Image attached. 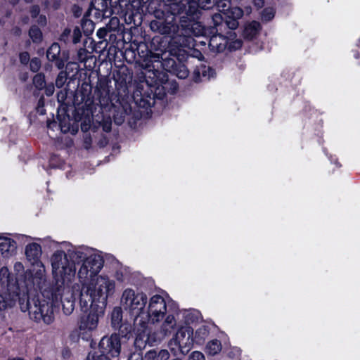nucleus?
<instances>
[{"label": "nucleus", "mask_w": 360, "mask_h": 360, "mask_svg": "<svg viewBox=\"0 0 360 360\" xmlns=\"http://www.w3.org/2000/svg\"><path fill=\"white\" fill-rule=\"evenodd\" d=\"M188 360H205V359L202 352L194 351L190 354Z\"/></svg>", "instance_id": "34"}, {"label": "nucleus", "mask_w": 360, "mask_h": 360, "mask_svg": "<svg viewBox=\"0 0 360 360\" xmlns=\"http://www.w3.org/2000/svg\"><path fill=\"white\" fill-rule=\"evenodd\" d=\"M150 27L153 32L161 34L170 35L172 39L173 37H175L179 30V26L175 22L174 16H170L165 20H152L150 23Z\"/></svg>", "instance_id": "9"}, {"label": "nucleus", "mask_w": 360, "mask_h": 360, "mask_svg": "<svg viewBox=\"0 0 360 360\" xmlns=\"http://www.w3.org/2000/svg\"><path fill=\"white\" fill-rule=\"evenodd\" d=\"M160 58L162 59V57L160 56L159 53H150V60L151 61H159Z\"/></svg>", "instance_id": "45"}, {"label": "nucleus", "mask_w": 360, "mask_h": 360, "mask_svg": "<svg viewBox=\"0 0 360 360\" xmlns=\"http://www.w3.org/2000/svg\"><path fill=\"white\" fill-rule=\"evenodd\" d=\"M66 81L65 74L63 72H60L56 80V85L57 87L60 88L63 86Z\"/></svg>", "instance_id": "33"}, {"label": "nucleus", "mask_w": 360, "mask_h": 360, "mask_svg": "<svg viewBox=\"0 0 360 360\" xmlns=\"http://www.w3.org/2000/svg\"><path fill=\"white\" fill-rule=\"evenodd\" d=\"M207 335V328L205 326L200 327L196 330L194 337H193L194 342L199 345L202 344Z\"/></svg>", "instance_id": "21"}, {"label": "nucleus", "mask_w": 360, "mask_h": 360, "mask_svg": "<svg viewBox=\"0 0 360 360\" xmlns=\"http://www.w3.org/2000/svg\"><path fill=\"white\" fill-rule=\"evenodd\" d=\"M32 17H36L39 13V8L37 6H34L32 9Z\"/></svg>", "instance_id": "46"}, {"label": "nucleus", "mask_w": 360, "mask_h": 360, "mask_svg": "<svg viewBox=\"0 0 360 360\" xmlns=\"http://www.w3.org/2000/svg\"><path fill=\"white\" fill-rule=\"evenodd\" d=\"M275 15V11L273 8H266L262 13V19L264 21L272 20Z\"/></svg>", "instance_id": "28"}, {"label": "nucleus", "mask_w": 360, "mask_h": 360, "mask_svg": "<svg viewBox=\"0 0 360 360\" xmlns=\"http://www.w3.org/2000/svg\"><path fill=\"white\" fill-rule=\"evenodd\" d=\"M173 72L176 75V77L180 79H185L188 75V70L187 68L182 64L176 65L173 69Z\"/></svg>", "instance_id": "23"}, {"label": "nucleus", "mask_w": 360, "mask_h": 360, "mask_svg": "<svg viewBox=\"0 0 360 360\" xmlns=\"http://www.w3.org/2000/svg\"><path fill=\"white\" fill-rule=\"evenodd\" d=\"M9 271L7 267H2L0 269V281L5 284L6 283L9 286Z\"/></svg>", "instance_id": "27"}, {"label": "nucleus", "mask_w": 360, "mask_h": 360, "mask_svg": "<svg viewBox=\"0 0 360 360\" xmlns=\"http://www.w3.org/2000/svg\"><path fill=\"white\" fill-rule=\"evenodd\" d=\"M95 262L89 269L86 266L82 267L79 272V284L73 285L74 292H79V305L83 312L77 323L78 335L85 340H89L96 332L107 300L115 292V281L106 274H101L93 283V277L101 266L100 263Z\"/></svg>", "instance_id": "1"}, {"label": "nucleus", "mask_w": 360, "mask_h": 360, "mask_svg": "<svg viewBox=\"0 0 360 360\" xmlns=\"http://www.w3.org/2000/svg\"><path fill=\"white\" fill-rule=\"evenodd\" d=\"M195 75L200 76L202 75V77L205 79H209L210 78L214 77V71L210 67H207L205 65H202L200 68H197L195 72Z\"/></svg>", "instance_id": "22"}, {"label": "nucleus", "mask_w": 360, "mask_h": 360, "mask_svg": "<svg viewBox=\"0 0 360 360\" xmlns=\"http://www.w3.org/2000/svg\"><path fill=\"white\" fill-rule=\"evenodd\" d=\"M86 360H110L105 354H98L95 352H91L89 353Z\"/></svg>", "instance_id": "29"}, {"label": "nucleus", "mask_w": 360, "mask_h": 360, "mask_svg": "<svg viewBox=\"0 0 360 360\" xmlns=\"http://www.w3.org/2000/svg\"><path fill=\"white\" fill-rule=\"evenodd\" d=\"M97 261L100 263L99 270L93 277V283L96 282L103 266V259L101 255L95 250L89 248H80L68 250L65 253L63 250H57L51 257V273L56 286L51 290L53 300L56 302L61 301L63 311L65 315H70L75 309V298L72 295H69V289L67 288L72 282L76 274L75 263H80L77 271L79 272L82 266L89 268Z\"/></svg>", "instance_id": "2"}, {"label": "nucleus", "mask_w": 360, "mask_h": 360, "mask_svg": "<svg viewBox=\"0 0 360 360\" xmlns=\"http://www.w3.org/2000/svg\"><path fill=\"white\" fill-rule=\"evenodd\" d=\"M190 32L195 36H200L204 34L205 30L199 22H194L191 25V30Z\"/></svg>", "instance_id": "26"}, {"label": "nucleus", "mask_w": 360, "mask_h": 360, "mask_svg": "<svg viewBox=\"0 0 360 360\" xmlns=\"http://www.w3.org/2000/svg\"><path fill=\"white\" fill-rule=\"evenodd\" d=\"M51 299L52 295L51 294ZM52 300V302L39 297H29L27 300L20 299V307L22 311H28L30 318L37 323L43 322L46 324L51 323L54 320L53 302L58 303Z\"/></svg>", "instance_id": "3"}, {"label": "nucleus", "mask_w": 360, "mask_h": 360, "mask_svg": "<svg viewBox=\"0 0 360 360\" xmlns=\"http://www.w3.org/2000/svg\"><path fill=\"white\" fill-rule=\"evenodd\" d=\"M18 298V293L10 289L0 292V311L13 307Z\"/></svg>", "instance_id": "16"}, {"label": "nucleus", "mask_w": 360, "mask_h": 360, "mask_svg": "<svg viewBox=\"0 0 360 360\" xmlns=\"http://www.w3.org/2000/svg\"><path fill=\"white\" fill-rule=\"evenodd\" d=\"M193 335V330L191 327L186 326L179 328L169 342L171 351L174 354H176L178 352L186 354L194 342Z\"/></svg>", "instance_id": "6"}, {"label": "nucleus", "mask_w": 360, "mask_h": 360, "mask_svg": "<svg viewBox=\"0 0 360 360\" xmlns=\"http://www.w3.org/2000/svg\"><path fill=\"white\" fill-rule=\"evenodd\" d=\"M60 47L58 44L53 43L48 49L46 56L49 60L56 61V65L58 69L64 68L65 62L68 60V55L63 53L62 56H60Z\"/></svg>", "instance_id": "12"}, {"label": "nucleus", "mask_w": 360, "mask_h": 360, "mask_svg": "<svg viewBox=\"0 0 360 360\" xmlns=\"http://www.w3.org/2000/svg\"><path fill=\"white\" fill-rule=\"evenodd\" d=\"M11 360H23V359H20V358H17V359H11Z\"/></svg>", "instance_id": "55"}, {"label": "nucleus", "mask_w": 360, "mask_h": 360, "mask_svg": "<svg viewBox=\"0 0 360 360\" xmlns=\"http://www.w3.org/2000/svg\"><path fill=\"white\" fill-rule=\"evenodd\" d=\"M147 295L141 291L132 288H126L121 296V304L131 315L136 316L134 323L140 326L142 330L146 328V321L142 319L145 315V307L147 303Z\"/></svg>", "instance_id": "4"}, {"label": "nucleus", "mask_w": 360, "mask_h": 360, "mask_svg": "<svg viewBox=\"0 0 360 360\" xmlns=\"http://www.w3.org/2000/svg\"><path fill=\"white\" fill-rule=\"evenodd\" d=\"M45 94L47 96H52L54 93V86L53 84H49L48 86L45 85Z\"/></svg>", "instance_id": "41"}, {"label": "nucleus", "mask_w": 360, "mask_h": 360, "mask_svg": "<svg viewBox=\"0 0 360 360\" xmlns=\"http://www.w3.org/2000/svg\"><path fill=\"white\" fill-rule=\"evenodd\" d=\"M243 13H245L247 15H249L252 12V8L250 6H248L245 8V11H243Z\"/></svg>", "instance_id": "50"}, {"label": "nucleus", "mask_w": 360, "mask_h": 360, "mask_svg": "<svg viewBox=\"0 0 360 360\" xmlns=\"http://www.w3.org/2000/svg\"><path fill=\"white\" fill-rule=\"evenodd\" d=\"M236 37V34L229 40V49H238L242 46V41L240 39H236L235 41H232Z\"/></svg>", "instance_id": "30"}, {"label": "nucleus", "mask_w": 360, "mask_h": 360, "mask_svg": "<svg viewBox=\"0 0 360 360\" xmlns=\"http://www.w3.org/2000/svg\"><path fill=\"white\" fill-rule=\"evenodd\" d=\"M33 84L38 89H42L45 87V77L43 74H37L33 78Z\"/></svg>", "instance_id": "24"}, {"label": "nucleus", "mask_w": 360, "mask_h": 360, "mask_svg": "<svg viewBox=\"0 0 360 360\" xmlns=\"http://www.w3.org/2000/svg\"><path fill=\"white\" fill-rule=\"evenodd\" d=\"M14 270L17 273H21L24 271V266L20 262H16L14 264Z\"/></svg>", "instance_id": "43"}, {"label": "nucleus", "mask_w": 360, "mask_h": 360, "mask_svg": "<svg viewBox=\"0 0 360 360\" xmlns=\"http://www.w3.org/2000/svg\"><path fill=\"white\" fill-rule=\"evenodd\" d=\"M24 237H25V238H26V240H28L30 238V237H28V236H24Z\"/></svg>", "instance_id": "56"}, {"label": "nucleus", "mask_w": 360, "mask_h": 360, "mask_svg": "<svg viewBox=\"0 0 360 360\" xmlns=\"http://www.w3.org/2000/svg\"><path fill=\"white\" fill-rule=\"evenodd\" d=\"M229 35L224 37L221 34H214L210 39L209 46L212 50L221 52L224 51L229 44V40L234 35V32H230Z\"/></svg>", "instance_id": "13"}, {"label": "nucleus", "mask_w": 360, "mask_h": 360, "mask_svg": "<svg viewBox=\"0 0 360 360\" xmlns=\"http://www.w3.org/2000/svg\"><path fill=\"white\" fill-rule=\"evenodd\" d=\"M221 349V342L218 340H212L207 344L205 352L207 354L214 356L217 354Z\"/></svg>", "instance_id": "20"}, {"label": "nucleus", "mask_w": 360, "mask_h": 360, "mask_svg": "<svg viewBox=\"0 0 360 360\" xmlns=\"http://www.w3.org/2000/svg\"><path fill=\"white\" fill-rule=\"evenodd\" d=\"M99 103L102 107H105L109 104L110 102V96L108 92H106L105 95H103V93L101 94L99 96Z\"/></svg>", "instance_id": "32"}, {"label": "nucleus", "mask_w": 360, "mask_h": 360, "mask_svg": "<svg viewBox=\"0 0 360 360\" xmlns=\"http://www.w3.org/2000/svg\"><path fill=\"white\" fill-rule=\"evenodd\" d=\"M239 0H233V2H238Z\"/></svg>", "instance_id": "58"}, {"label": "nucleus", "mask_w": 360, "mask_h": 360, "mask_svg": "<svg viewBox=\"0 0 360 360\" xmlns=\"http://www.w3.org/2000/svg\"><path fill=\"white\" fill-rule=\"evenodd\" d=\"M27 2H31L32 0H25Z\"/></svg>", "instance_id": "57"}, {"label": "nucleus", "mask_w": 360, "mask_h": 360, "mask_svg": "<svg viewBox=\"0 0 360 360\" xmlns=\"http://www.w3.org/2000/svg\"><path fill=\"white\" fill-rule=\"evenodd\" d=\"M30 270L24 274L25 285L27 290H39L44 297H49V292H46L47 276L46 268L43 262H37L32 264Z\"/></svg>", "instance_id": "5"}, {"label": "nucleus", "mask_w": 360, "mask_h": 360, "mask_svg": "<svg viewBox=\"0 0 360 360\" xmlns=\"http://www.w3.org/2000/svg\"><path fill=\"white\" fill-rule=\"evenodd\" d=\"M69 33H70V30H65V34H69Z\"/></svg>", "instance_id": "54"}, {"label": "nucleus", "mask_w": 360, "mask_h": 360, "mask_svg": "<svg viewBox=\"0 0 360 360\" xmlns=\"http://www.w3.org/2000/svg\"><path fill=\"white\" fill-rule=\"evenodd\" d=\"M82 37V34L79 28L75 27L73 30V42L74 44H77L79 41L80 38Z\"/></svg>", "instance_id": "39"}, {"label": "nucleus", "mask_w": 360, "mask_h": 360, "mask_svg": "<svg viewBox=\"0 0 360 360\" xmlns=\"http://www.w3.org/2000/svg\"><path fill=\"white\" fill-rule=\"evenodd\" d=\"M36 240H41V238H36Z\"/></svg>", "instance_id": "60"}, {"label": "nucleus", "mask_w": 360, "mask_h": 360, "mask_svg": "<svg viewBox=\"0 0 360 360\" xmlns=\"http://www.w3.org/2000/svg\"><path fill=\"white\" fill-rule=\"evenodd\" d=\"M25 256L27 259L32 264L42 262L40 257L42 254L41 245L37 243H30L25 247Z\"/></svg>", "instance_id": "15"}, {"label": "nucleus", "mask_w": 360, "mask_h": 360, "mask_svg": "<svg viewBox=\"0 0 360 360\" xmlns=\"http://www.w3.org/2000/svg\"><path fill=\"white\" fill-rule=\"evenodd\" d=\"M224 18V17H223L221 13H216L212 16V20H213V22H214V24L216 28H217L218 26H220ZM218 30H219L217 29V31H218Z\"/></svg>", "instance_id": "38"}, {"label": "nucleus", "mask_w": 360, "mask_h": 360, "mask_svg": "<svg viewBox=\"0 0 360 360\" xmlns=\"http://www.w3.org/2000/svg\"><path fill=\"white\" fill-rule=\"evenodd\" d=\"M124 328L127 330V333H128L131 331V326L130 325H127L124 326Z\"/></svg>", "instance_id": "52"}, {"label": "nucleus", "mask_w": 360, "mask_h": 360, "mask_svg": "<svg viewBox=\"0 0 360 360\" xmlns=\"http://www.w3.org/2000/svg\"><path fill=\"white\" fill-rule=\"evenodd\" d=\"M158 352L155 349H151L147 352L145 354V360H157Z\"/></svg>", "instance_id": "36"}, {"label": "nucleus", "mask_w": 360, "mask_h": 360, "mask_svg": "<svg viewBox=\"0 0 360 360\" xmlns=\"http://www.w3.org/2000/svg\"><path fill=\"white\" fill-rule=\"evenodd\" d=\"M99 349L106 356L107 355L112 357L117 356L121 349L120 336L115 333L109 337H103L99 342Z\"/></svg>", "instance_id": "10"}, {"label": "nucleus", "mask_w": 360, "mask_h": 360, "mask_svg": "<svg viewBox=\"0 0 360 360\" xmlns=\"http://www.w3.org/2000/svg\"><path fill=\"white\" fill-rule=\"evenodd\" d=\"M260 30V24L257 21H252L246 25L244 29L243 34L247 39L254 38Z\"/></svg>", "instance_id": "17"}, {"label": "nucleus", "mask_w": 360, "mask_h": 360, "mask_svg": "<svg viewBox=\"0 0 360 360\" xmlns=\"http://www.w3.org/2000/svg\"><path fill=\"white\" fill-rule=\"evenodd\" d=\"M30 69L33 72H37L41 67V61L37 58H34L30 61Z\"/></svg>", "instance_id": "31"}, {"label": "nucleus", "mask_w": 360, "mask_h": 360, "mask_svg": "<svg viewBox=\"0 0 360 360\" xmlns=\"http://www.w3.org/2000/svg\"><path fill=\"white\" fill-rule=\"evenodd\" d=\"M167 314V304L165 299L158 295L152 296L147 307V312L142 316V319L153 324L160 323Z\"/></svg>", "instance_id": "7"}, {"label": "nucleus", "mask_w": 360, "mask_h": 360, "mask_svg": "<svg viewBox=\"0 0 360 360\" xmlns=\"http://www.w3.org/2000/svg\"><path fill=\"white\" fill-rule=\"evenodd\" d=\"M107 34V30L105 28H100L96 33L98 37L101 39H103Z\"/></svg>", "instance_id": "44"}, {"label": "nucleus", "mask_w": 360, "mask_h": 360, "mask_svg": "<svg viewBox=\"0 0 360 360\" xmlns=\"http://www.w3.org/2000/svg\"><path fill=\"white\" fill-rule=\"evenodd\" d=\"M112 122L110 119L104 120L102 122V128L104 131L109 132L111 130Z\"/></svg>", "instance_id": "40"}, {"label": "nucleus", "mask_w": 360, "mask_h": 360, "mask_svg": "<svg viewBox=\"0 0 360 360\" xmlns=\"http://www.w3.org/2000/svg\"><path fill=\"white\" fill-rule=\"evenodd\" d=\"M233 0H221L217 4L219 12L224 15L225 25L231 30H235L238 26V20L243 15V10L237 6L231 7V2Z\"/></svg>", "instance_id": "8"}, {"label": "nucleus", "mask_w": 360, "mask_h": 360, "mask_svg": "<svg viewBox=\"0 0 360 360\" xmlns=\"http://www.w3.org/2000/svg\"><path fill=\"white\" fill-rule=\"evenodd\" d=\"M186 322L190 323L194 322L198 319V312H188L186 315Z\"/></svg>", "instance_id": "37"}, {"label": "nucleus", "mask_w": 360, "mask_h": 360, "mask_svg": "<svg viewBox=\"0 0 360 360\" xmlns=\"http://www.w3.org/2000/svg\"><path fill=\"white\" fill-rule=\"evenodd\" d=\"M20 60L22 63H24V64L27 63L29 60H30V55H29V53H27V52L22 53L20 55Z\"/></svg>", "instance_id": "42"}, {"label": "nucleus", "mask_w": 360, "mask_h": 360, "mask_svg": "<svg viewBox=\"0 0 360 360\" xmlns=\"http://www.w3.org/2000/svg\"><path fill=\"white\" fill-rule=\"evenodd\" d=\"M128 360H142L141 357H140L139 355H131Z\"/></svg>", "instance_id": "49"}, {"label": "nucleus", "mask_w": 360, "mask_h": 360, "mask_svg": "<svg viewBox=\"0 0 360 360\" xmlns=\"http://www.w3.org/2000/svg\"><path fill=\"white\" fill-rule=\"evenodd\" d=\"M193 56L198 58L199 60H202L203 58L202 54L198 51H194Z\"/></svg>", "instance_id": "48"}, {"label": "nucleus", "mask_w": 360, "mask_h": 360, "mask_svg": "<svg viewBox=\"0 0 360 360\" xmlns=\"http://www.w3.org/2000/svg\"><path fill=\"white\" fill-rule=\"evenodd\" d=\"M30 37L34 42L39 41L41 39V32L37 27H32L29 32Z\"/></svg>", "instance_id": "25"}, {"label": "nucleus", "mask_w": 360, "mask_h": 360, "mask_svg": "<svg viewBox=\"0 0 360 360\" xmlns=\"http://www.w3.org/2000/svg\"><path fill=\"white\" fill-rule=\"evenodd\" d=\"M61 130H62L63 132H67V131H68L69 128H68V127H63V126H62V125H61Z\"/></svg>", "instance_id": "53"}, {"label": "nucleus", "mask_w": 360, "mask_h": 360, "mask_svg": "<svg viewBox=\"0 0 360 360\" xmlns=\"http://www.w3.org/2000/svg\"><path fill=\"white\" fill-rule=\"evenodd\" d=\"M174 44H178L181 47L191 48L195 46L194 39L189 36V33L185 31L184 36L179 35L173 37V39L169 44V52L170 55L174 56H179V52L181 49L179 48H174Z\"/></svg>", "instance_id": "11"}, {"label": "nucleus", "mask_w": 360, "mask_h": 360, "mask_svg": "<svg viewBox=\"0 0 360 360\" xmlns=\"http://www.w3.org/2000/svg\"><path fill=\"white\" fill-rule=\"evenodd\" d=\"M169 358V353L167 349H160L158 352L157 360H167Z\"/></svg>", "instance_id": "35"}, {"label": "nucleus", "mask_w": 360, "mask_h": 360, "mask_svg": "<svg viewBox=\"0 0 360 360\" xmlns=\"http://www.w3.org/2000/svg\"><path fill=\"white\" fill-rule=\"evenodd\" d=\"M254 4L258 8L262 7L264 5V0H254Z\"/></svg>", "instance_id": "47"}, {"label": "nucleus", "mask_w": 360, "mask_h": 360, "mask_svg": "<svg viewBox=\"0 0 360 360\" xmlns=\"http://www.w3.org/2000/svg\"><path fill=\"white\" fill-rule=\"evenodd\" d=\"M16 243L6 235H0V252L4 257L8 258L16 252Z\"/></svg>", "instance_id": "14"}, {"label": "nucleus", "mask_w": 360, "mask_h": 360, "mask_svg": "<svg viewBox=\"0 0 360 360\" xmlns=\"http://www.w3.org/2000/svg\"><path fill=\"white\" fill-rule=\"evenodd\" d=\"M168 64L170 65L171 68H173L174 65V61L172 59H170L167 61Z\"/></svg>", "instance_id": "51"}, {"label": "nucleus", "mask_w": 360, "mask_h": 360, "mask_svg": "<svg viewBox=\"0 0 360 360\" xmlns=\"http://www.w3.org/2000/svg\"><path fill=\"white\" fill-rule=\"evenodd\" d=\"M165 321H163L161 329L164 332L165 335H167L171 333V330L176 326V321L174 316L172 314H169L165 316Z\"/></svg>", "instance_id": "19"}, {"label": "nucleus", "mask_w": 360, "mask_h": 360, "mask_svg": "<svg viewBox=\"0 0 360 360\" xmlns=\"http://www.w3.org/2000/svg\"><path fill=\"white\" fill-rule=\"evenodd\" d=\"M35 360H41L40 358H37Z\"/></svg>", "instance_id": "59"}, {"label": "nucleus", "mask_w": 360, "mask_h": 360, "mask_svg": "<svg viewBox=\"0 0 360 360\" xmlns=\"http://www.w3.org/2000/svg\"><path fill=\"white\" fill-rule=\"evenodd\" d=\"M122 320V311L120 307H115L111 314V324L115 329H121L124 326L121 324Z\"/></svg>", "instance_id": "18"}]
</instances>
